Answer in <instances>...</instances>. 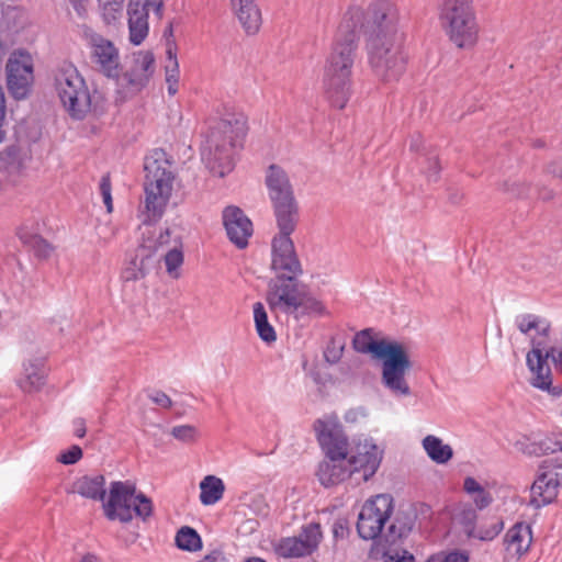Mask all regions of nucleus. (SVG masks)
Returning a JSON list of instances; mask_svg holds the SVG:
<instances>
[{"label": "nucleus", "mask_w": 562, "mask_h": 562, "mask_svg": "<svg viewBox=\"0 0 562 562\" xmlns=\"http://www.w3.org/2000/svg\"><path fill=\"white\" fill-rule=\"evenodd\" d=\"M366 13L350 7L342 16L326 59L323 75L325 94L330 104L344 109L352 94V67L357 50L358 30L362 29Z\"/></svg>", "instance_id": "1"}, {"label": "nucleus", "mask_w": 562, "mask_h": 562, "mask_svg": "<svg viewBox=\"0 0 562 562\" xmlns=\"http://www.w3.org/2000/svg\"><path fill=\"white\" fill-rule=\"evenodd\" d=\"M248 127L244 114H228L216 123L202 147V159L213 176L223 178L234 169V153L243 146Z\"/></svg>", "instance_id": "2"}, {"label": "nucleus", "mask_w": 562, "mask_h": 562, "mask_svg": "<svg viewBox=\"0 0 562 562\" xmlns=\"http://www.w3.org/2000/svg\"><path fill=\"white\" fill-rule=\"evenodd\" d=\"M145 201L143 224L151 225L159 221L172 194L176 175L166 153L154 150L145 158Z\"/></svg>", "instance_id": "3"}, {"label": "nucleus", "mask_w": 562, "mask_h": 562, "mask_svg": "<svg viewBox=\"0 0 562 562\" xmlns=\"http://www.w3.org/2000/svg\"><path fill=\"white\" fill-rule=\"evenodd\" d=\"M518 329L532 337V349L527 353V364L532 373L531 384L542 391H549L552 384L551 369L548 366V359L551 358L555 364L562 363V347H550L544 349L542 342L537 341L531 335L536 331L539 336H547L550 325L544 319L533 314H521L515 319Z\"/></svg>", "instance_id": "4"}, {"label": "nucleus", "mask_w": 562, "mask_h": 562, "mask_svg": "<svg viewBox=\"0 0 562 562\" xmlns=\"http://www.w3.org/2000/svg\"><path fill=\"white\" fill-rule=\"evenodd\" d=\"M55 88L63 106L74 120H83L89 113H100L97 91L89 90L85 79L72 64H63L55 75Z\"/></svg>", "instance_id": "5"}, {"label": "nucleus", "mask_w": 562, "mask_h": 562, "mask_svg": "<svg viewBox=\"0 0 562 562\" xmlns=\"http://www.w3.org/2000/svg\"><path fill=\"white\" fill-rule=\"evenodd\" d=\"M439 18L449 40L458 48L473 47L479 37V25L472 0H440Z\"/></svg>", "instance_id": "6"}, {"label": "nucleus", "mask_w": 562, "mask_h": 562, "mask_svg": "<svg viewBox=\"0 0 562 562\" xmlns=\"http://www.w3.org/2000/svg\"><path fill=\"white\" fill-rule=\"evenodd\" d=\"M170 241L168 228H156L143 224L142 240L133 254L128 255L121 272L123 281H138L144 279L159 263L157 252L165 250Z\"/></svg>", "instance_id": "7"}, {"label": "nucleus", "mask_w": 562, "mask_h": 562, "mask_svg": "<svg viewBox=\"0 0 562 562\" xmlns=\"http://www.w3.org/2000/svg\"><path fill=\"white\" fill-rule=\"evenodd\" d=\"M370 66L383 81L397 80L405 70L407 54L404 49V35L366 38Z\"/></svg>", "instance_id": "8"}, {"label": "nucleus", "mask_w": 562, "mask_h": 562, "mask_svg": "<svg viewBox=\"0 0 562 562\" xmlns=\"http://www.w3.org/2000/svg\"><path fill=\"white\" fill-rule=\"evenodd\" d=\"M268 194L272 202L277 224L284 228L299 222V204L286 172L279 166L271 165L266 176Z\"/></svg>", "instance_id": "9"}, {"label": "nucleus", "mask_w": 562, "mask_h": 562, "mask_svg": "<svg viewBox=\"0 0 562 562\" xmlns=\"http://www.w3.org/2000/svg\"><path fill=\"white\" fill-rule=\"evenodd\" d=\"M379 360H382L381 381L384 387L395 396H408L411 387L405 375L412 364L405 347L396 342Z\"/></svg>", "instance_id": "10"}, {"label": "nucleus", "mask_w": 562, "mask_h": 562, "mask_svg": "<svg viewBox=\"0 0 562 562\" xmlns=\"http://www.w3.org/2000/svg\"><path fill=\"white\" fill-rule=\"evenodd\" d=\"M155 72V57L149 50L132 53L126 60L125 70L121 74L119 69L116 85L125 97L142 91L149 82Z\"/></svg>", "instance_id": "11"}, {"label": "nucleus", "mask_w": 562, "mask_h": 562, "mask_svg": "<svg viewBox=\"0 0 562 562\" xmlns=\"http://www.w3.org/2000/svg\"><path fill=\"white\" fill-rule=\"evenodd\" d=\"M398 9L391 0H374L366 11L362 30L366 38L403 36Z\"/></svg>", "instance_id": "12"}, {"label": "nucleus", "mask_w": 562, "mask_h": 562, "mask_svg": "<svg viewBox=\"0 0 562 562\" xmlns=\"http://www.w3.org/2000/svg\"><path fill=\"white\" fill-rule=\"evenodd\" d=\"M297 223L290 224L284 228L281 224H277L279 234L276 235L271 243L272 260L271 268L276 276L300 277L303 273L301 262L295 252L291 234L295 231Z\"/></svg>", "instance_id": "13"}, {"label": "nucleus", "mask_w": 562, "mask_h": 562, "mask_svg": "<svg viewBox=\"0 0 562 562\" xmlns=\"http://www.w3.org/2000/svg\"><path fill=\"white\" fill-rule=\"evenodd\" d=\"M299 277L276 276L270 280L267 292V303L274 313L292 315L297 311V303L306 284Z\"/></svg>", "instance_id": "14"}, {"label": "nucleus", "mask_w": 562, "mask_h": 562, "mask_svg": "<svg viewBox=\"0 0 562 562\" xmlns=\"http://www.w3.org/2000/svg\"><path fill=\"white\" fill-rule=\"evenodd\" d=\"M392 510L393 499L390 495L380 494L367 501L358 517L359 536L364 540H373L380 536Z\"/></svg>", "instance_id": "15"}, {"label": "nucleus", "mask_w": 562, "mask_h": 562, "mask_svg": "<svg viewBox=\"0 0 562 562\" xmlns=\"http://www.w3.org/2000/svg\"><path fill=\"white\" fill-rule=\"evenodd\" d=\"M7 86L16 100L25 99L34 82L33 58L24 49L12 52L5 65Z\"/></svg>", "instance_id": "16"}, {"label": "nucleus", "mask_w": 562, "mask_h": 562, "mask_svg": "<svg viewBox=\"0 0 562 562\" xmlns=\"http://www.w3.org/2000/svg\"><path fill=\"white\" fill-rule=\"evenodd\" d=\"M85 37L90 48V58L94 68L108 78L114 79L117 77L121 63L116 46L110 40L90 29L85 30Z\"/></svg>", "instance_id": "17"}, {"label": "nucleus", "mask_w": 562, "mask_h": 562, "mask_svg": "<svg viewBox=\"0 0 562 562\" xmlns=\"http://www.w3.org/2000/svg\"><path fill=\"white\" fill-rule=\"evenodd\" d=\"M135 486L124 482H113L110 487V495L103 504L105 516L110 520L130 522L133 519L132 506L135 498Z\"/></svg>", "instance_id": "18"}, {"label": "nucleus", "mask_w": 562, "mask_h": 562, "mask_svg": "<svg viewBox=\"0 0 562 562\" xmlns=\"http://www.w3.org/2000/svg\"><path fill=\"white\" fill-rule=\"evenodd\" d=\"M322 539L321 526L308 524L295 537L284 538L280 541L278 552L283 558H301L312 554Z\"/></svg>", "instance_id": "19"}, {"label": "nucleus", "mask_w": 562, "mask_h": 562, "mask_svg": "<svg viewBox=\"0 0 562 562\" xmlns=\"http://www.w3.org/2000/svg\"><path fill=\"white\" fill-rule=\"evenodd\" d=\"M314 428L325 457L348 458V439L338 425L318 419Z\"/></svg>", "instance_id": "20"}, {"label": "nucleus", "mask_w": 562, "mask_h": 562, "mask_svg": "<svg viewBox=\"0 0 562 562\" xmlns=\"http://www.w3.org/2000/svg\"><path fill=\"white\" fill-rule=\"evenodd\" d=\"M382 451L372 440H364L356 448V452L348 458L352 474L362 472V479L368 481L380 467Z\"/></svg>", "instance_id": "21"}, {"label": "nucleus", "mask_w": 562, "mask_h": 562, "mask_svg": "<svg viewBox=\"0 0 562 562\" xmlns=\"http://www.w3.org/2000/svg\"><path fill=\"white\" fill-rule=\"evenodd\" d=\"M223 224L229 240L243 249L252 234V223L237 206H227L223 211Z\"/></svg>", "instance_id": "22"}, {"label": "nucleus", "mask_w": 562, "mask_h": 562, "mask_svg": "<svg viewBox=\"0 0 562 562\" xmlns=\"http://www.w3.org/2000/svg\"><path fill=\"white\" fill-rule=\"evenodd\" d=\"M531 543V527L525 522H516L507 530L504 538L506 557L515 560L520 559L529 551Z\"/></svg>", "instance_id": "23"}, {"label": "nucleus", "mask_w": 562, "mask_h": 562, "mask_svg": "<svg viewBox=\"0 0 562 562\" xmlns=\"http://www.w3.org/2000/svg\"><path fill=\"white\" fill-rule=\"evenodd\" d=\"M352 474L348 458H327L319 463L316 475L325 487L336 485Z\"/></svg>", "instance_id": "24"}, {"label": "nucleus", "mask_w": 562, "mask_h": 562, "mask_svg": "<svg viewBox=\"0 0 562 562\" xmlns=\"http://www.w3.org/2000/svg\"><path fill=\"white\" fill-rule=\"evenodd\" d=\"M130 41L139 45L148 34V15L139 1H131L127 9Z\"/></svg>", "instance_id": "25"}, {"label": "nucleus", "mask_w": 562, "mask_h": 562, "mask_svg": "<svg viewBox=\"0 0 562 562\" xmlns=\"http://www.w3.org/2000/svg\"><path fill=\"white\" fill-rule=\"evenodd\" d=\"M397 341L386 339L376 340L372 336V329H363L356 334L352 346L356 351L360 353H371L373 358L379 359L385 356L390 349Z\"/></svg>", "instance_id": "26"}, {"label": "nucleus", "mask_w": 562, "mask_h": 562, "mask_svg": "<svg viewBox=\"0 0 562 562\" xmlns=\"http://www.w3.org/2000/svg\"><path fill=\"white\" fill-rule=\"evenodd\" d=\"M552 477L551 473L541 470L537 480L533 482L531 487V503L536 507L546 506L555 499L560 485H558Z\"/></svg>", "instance_id": "27"}, {"label": "nucleus", "mask_w": 562, "mask_h": 562, "mask_svg": "<svg viewBox=\"0 0 562 562\" xmlns=\"http://www.w3.org/2000/svg\"><path fill=\"white\" fill-rule=\"evenodd\" d=\"M235 13L248 34H255L261 25V13L255 0H231Z\"/></svg>", "instance_id": "28"}, {"label": "nucleus", "mask_w": 562, "mask_h": 562, "mask_svg": "<svg viewBox=\"0 0 562 562\" xmlns=\"http://www.w3.org/2000/svg\"><path fill=\"white\" fill-rule=\"evenodd\" d=\"M45 376L44 359L36 358L29 360L23 364V372L19 380V385L24 392L36 391L44 384Z\"/></svg>", "instance_id": "29"}, {"label": "nucleus", "mask_w": 562, "mask_h": 562, "mask_svg": "<svg viewBox=\"0 0 562 562\" xmlns=\"http://www.w3.org/2000/svg\"><path fill=\"white\" fill-rule=\"evenodd\" d=\"M105 480L101 474L85 475L76 480L72 485V492L82 497L103 501L105 497Z\"/></svg>", "instance_id": "30"}, {"label": "nucleus", "mask_w": 562, "mask_h": 562, "mask_svg": "<svg viewBox=\"0 0 562 562\" xmlns=\"http://www.w3.org/2000/svg\"><path fill=\"white\" fill-rule=\"evenodd\" d=\"M292 315L295 318L303 316L321 317L327 315V308L321 300L308 292L306 285L297 303V311Z\"/></svg>", "instance_id": "31"}, {"label": "nucleus", "mask_w": 562, "mask_h": 562, "mask_svg": "<svg viewBox=\"0 0 562 562\" xmlns=\"http://www.w3.org/2000/svg\"><path fill=\"white\" fill-rule=\"evenodd\" d=\"M423 448L427 456L438 464L447 463L453 456L452 448L434 435H428L423 439Z\"/></svg>", "instance_id": "32"}, {"label": "nucleus", "mask_w": 562, "mask_h": 562, "mask_svg": "<svg viewBox=\"0 0 562 562\" xmlns=\"http://www.w3.org/2000/svg\"><path fill=\"white\" fill-rule=\"evenodd\" d=\"M463 490L471 497L474 508L477 510L487 508L494 501L492 493L472 476L464 479Z\"/></svg>", "instance_id": "33"}, {"label": "nucleus", "mask_w": 562, "mask_h": 562, "mask_svg": "<svg viewBox=\"0 0 562 562\" xmlns=\"http://www.w3.org/2000/svg\"><path fill=\"white\" fill-rule=\"evenodd\" d=\"M158 259H164L166 271L172 279L180 277V268L183 263V252L178 246V243L170 239L165 250L157 252Z\"/></svg>", "instance_id": "34"}, {"label": "nucleus", "mask_w": 562, "mask_h": 562, "mask_svg": "<svg viewBox=\"0 0 562 562\" xmlns=\"http://www.w3.org/2000/svg\"><path fill=\"white\" fill-rule=\"evenodd\" d=\"M200 501L203 505L217 503L224 494L225 485L222 479L215 475H206L200 483Z\"/></svg>", "instance_id": "35"}, {"label": "nucleus", "mask_w": 562, "mask_h": 562, "mask_svg": "<svg viewBox=\"0 0 562 562\" xmlns=\"http://www.w3.org/2000/svg\"><path fill=\"white\" fill-rule=\"evenodd\" d=\"M254 322L259 338L270 345L277 340V333L268 321L266 308L261 302L254 304Z\"/></svg>", "instance_id": "36"}, {"label": "nucleus", "mask_w": 562, "mask_h": 562, "mask_svg": "<svg viewBox=\"0 0 562 562\" xmlns=\"http://www.w3.org/2000/svg\"><path fill=\"white\" fill-rule=\"evenodd\" d=\"M470 503H459L452 514L453 520L462 526L469 538H472L476 530L477 513Z\"/></svg>", "instance_id": "37"}, {"label": "nucleus", "mask_w": 562, "mask_h": 562, "mask_svg": "<svg viewBox=\"0 0 562 562\" xmlns=\"http://www.w3.org/2000/svg\"><path fill=\"white\" fill-rule=\"evenodd\" d=\"M167 61L165 65L166 72V83L168 88V93L170 95H175L178 91V82H179V64L176 54L172 50V47L169 46L167 48Z\"/></svg>", "instance_id": "38"}, {"label": "nucleus", "mask_w": 562, "mask_h": 562, "mask_svg": "<svg viewBox=\"0 0 562 562\" xmlns=\"http://www.w3.org/2000/svg\"><path fill=\"white\" fill-rule=\"evenodd\" d=\"M176 544L181 550L195 552L202 548V540L193 528L184 526L176 535Z\"/></svg>", "instance_id": "39"}, {"label": "nucleus", "mask_w": 562, "mask_h": 562, "mask_svg": "<svg viewBox=\"0 0 562 562\" xmlns=\"http://www.w3.org/2000/svg\"><path fill=\"white\" fill-rule=\"evenodd\" d=\"M504 528V522L498 517H493L488 526H480L476 528L472 538L491 541L495 539Z\"/></svg>", "instance_id": "40"}, {"label": "nucleus", "mask_w": 562, "mask_h": 562, "mask_svg": "<svg viewBox=\"0 0 562 562\" xmlns=\"http://www.w3.org/2000/svg\"><path fill=\"white\" fill-rule=\"evenodd\" d=\"M21 239L38 258H47L53 250L52 246L41 236L21 235Z\"/></svg>", "instance_id": "41"}, {"label": "nucleus", "mask_w": 562, "mask_h": 562, "mask_svg": "<svg viewBox=\"0 0 562 562\" xmlns=\"http://www.w3.org/2000/svg\"><path fill=\"white\" fill-rule=\"evenodd\" d=\"M414 527V521L409 517L396 518L389 527V539L395 541L406 538Z\"/></svg>", "instance_id": "42"}, {"label": "nucleus", "mask_w": 562, "mask_h": 562, "mask_svg": "<svg viewBox=\"0 0 562 562\" xmlns=\"http://www.w3.org/2000/svg\"><path fill=\"white\" fill-rule=\"evenodd\" d=\"M562 451V434H553L540 441L539 448L529 450V453H554Z\"/></svg>", "instance_id": "43"}, {"label": "nucleus", "mask_w": 562, "mask_h": 562, "mask_svg": "<svg viewBox=\"0 0 562 562\" xmlns=\"http://www.w3.org/2000/svg\"><path fill=\"white\" fill-rule=\"evenodd\" d=\"M125 0H98L106 23L116 20L123 10Z\"/></svg>", "instance_id": "44"}, {"label": "nucleus", "mask_w": 562, "mask_h": 562, "mask_svg": "<svg viewBox=\"0 0 562 562\" xmlns=\"http://www.w3.org/2000/svg\"><path fill=\"white\" fill-rule=\"evenodd\" d=\"M133 512L143 520L147 519L153 513L151 501L143 493L137 494L133 502L132 513Z\"/></svg>", "instance_id": "45"}, {"label": "nucleus", "mask_w": 562, "mask_h": 562, "mask_svg": "<svg viewBox=\"0 0 562 562\" xmlns=\"http://www.w3.org/2000/svg\"><path fill=\"white\" fill-rule=\"evenodd\" d=\"M344 342L337 340L336 338H331L324 351V358L326 362L329 364H336L339 362L344 355Z\"/></svg>", "instance_id": "46"}, {"label": "nucleus", "mask_w": 562, "mask_h": 562, "mask_svg": "<svg viewBox=\"0 0 562 562\" xmlns=\"http://www.w3.org/2000/svg\"><path fill=\"white\" fill-rule=\"evenodd\" d=\"M171 435L179 441L191 443L198 438V429L192 425H179L171 429Z\"/></svg>", "instance_id": "47"}, {"label": "nucleus", "mask_w": 562, "mask_h": 562, "mask_svg": "<svg viewBox=\"0 0 562 562\" xmlns=\"http://www.w3.org/2000/svg\"><path fill=\"white\" fill-rule=\"evenodd\" d=\"M426 562H469V555L462 551L440 552L429 557Z\"/></svg>", "instance_id": "48"}, {"label": "nucleus", "mask_w": 562, "mask_h": 562, "mask_svg": "<svg viewBox=\"0 0 562 562\" xmlns=\"http://www.w3.org/2000/svg\"><path fill=\"white\" fill-rule=\"evenodd\" d=\"M100 193L103 200V203L106 207L108 213L113 211V201L111 194V181L109 175H105L101 178L100 181Z\"/></svg>", "instance_id": "49"}, {"label": "nucleus", "mask_w": 562, "mask_h": 562, "mask_svg": "<svg viewBox=\"0 0 562 562\" xmlns=\"http://www.w3.org/2000/svg\"><path fill=\"white\" fill-rule=\"evenodd\" d=\"M384 562H415V557L406 550H389L383 553Z\"/></svg>", "instance_id": "50"}, {"label": "nucleus", "mask_w": 562, "mask_h": 562, "mask_svg": "<svg viewBox=\"0 0 562 562\" xmlns=\"http://www.w3.org/2000/svg\"><path fill=\"white\" fill-rule=\"evenodd\" d=\"M82 457V450L79 446H72L66 451H63L58 457L57 461L63 464H75Z\"/></svg>", "instance_id": "51"}, {"label": "nucleus", "mask_w": 562, "mask_h": 562, "mask_svg": "<svg viewBox=\"0 0 562 562\" xmlns=\"http://www.w3.org/2000/svg\"><path fill=\"white\" fill-rule=\"evenodd\" d=\"M424 164L426 165L424 167V172L426 173L427 179L429 181H437L440 171V166L437 157H426L424 158Z\"/></svg>", "instance_id": "52"}, {"label": "nucleus", "mask_w": 562, "mask_h": 562, "mask_svg": "<svg viewBox=\"0 0 562 562\" xmlns=\"http://www.w3.org/2000/svg\"><path fill=\"white\" fill-rule=\"evenodd\" d=\"M541 470H544L547 473L552 474L553 481L560 486H562V461L554 460L551 462H544L541 467Z\"/></svg>", "instance_id": "53"}, {"label": "nucleus", "mask_w": 562, "mask_h": 562, "mask_svg": "<svg viewBox=\"0 0 562 562\" xmlns=\"http://www.w3.org/2000/svg\"><path fill=\"white\" fill-rule=\"evenodd\" d=\"M149 398L162 408H170L172 406L171 398L162 391H155L149 394Z\"/></svg>", "instance_id": "54"}, {"label": "nucleus", "mask_w": 562, "mask_h": 562, "mask_svg": "<svg viewBox=\"0 0 562 562\" xmlns=\"http://www.w3.org/2000/svg\"><path fill=\"white\" fill-rule=\"evenodd\" d=\"M504 190L518 198L527 196L526 186L518 182L505 183Z\"/></svg>", "instance_id": "55"}, {"label": "nucleus", "mask_w": 562, "mask_h": 562, "mask_svg": "<svg viewBox=\"0 0 562 562\" xmlns=\"http://www.w3.org/2000/svg\"><path fill=\"white\" fill-rule=\"evenodd\" d=\"M162 0H145V2L142 3V7L146 8L147 14L149 13V11H153L159 18L162 14Z\"/></svg>", "instance_id": "56"}, {"label": "nucleus", "mask_w": 562, "mask_h": 562, "mask_svg": "<svg viewBox=\"0 0 562 562\" xmlns=\"http://www.w3.org/2000/svg\"><path fill=\"white\" fill-rule=\"evenodd\" d=\"M5 117V98L2 87L0 86V143L4 137V133L2 131V126Z\"/></svg>", "instance_id": "57"}, {"label": "nucleus", "mask_w": 562, "mask_h": 562, "mask_svg": "<svg viewBox=\"0 0 562 562\" xmlns=\"http://www.w3.org/2000/svg\"><path fill=\"white\" fill-rule=\"evenodd\" d=\"M547 172L562 180V159L550 162L547 166Z\"/></svg>", "instance_id": "58"}, {"label": "nucleus", "mask_w": 562, "mask_h": 562, "mask_svg": "<svg viewBox=\"0 0 562 562\" xmlns=\"http://www.w3.org/2000/svg\"><path fill=\"white\" fill-rule=\"evenodd\" d=\"M72 5L74 10L80 18H85L87 14L88 0H68Z\"/></svg>", "instance_id": "59"}, {"label": "nucleus", "mask_w": 562, "mask_h": 562, "mask_svg": "<svg viewBox=\"0 0 562 562\" xmlns=\"http://www.w3.org/2000/svg\"><path fill=\"white\" fill-rule=\"evenodd\" d=\"M198 562H226V559L221 551L214 550Z\"/></svg>", "instance_id": "60"}, {"label": "nucleus", "mask_w": 562, "mask_h": 562, "mask_svg": "<svg viewBox=\"0 0 562 562\" xmlns=\"http://www.w3.org/2000/svg\"><path fill=\"white\" fill-rule=\"evenodd\" d=\"M74 434L78 438H82L86 435V422L83 418L74 420Z\"/></svg>", "instance_id": "61"}, {"label": "nucleus", "mask_w": 562, "mask_h": 562, "mask_svg": "<svg viewBox=\"0 0 562 562\" xmlns=\"http://www.w3.org/2000/svg\"><path fill=\"white\" fill-rule=\"evenodd\" d=\"M344 531H345V527H344V525H342V524H340V522H336V524L334 525V535H335L336 537H338V536H342V535H344Z\"/></svg>", "instance_id": "62"}, {"label": "nucleus", "mask_w": 562, "mask_h": 562, "mask_svg": "<svg viewBox=\"0 0 562 562\" xmlns=\"http://www.w3.org/2000/svg\"><path fill=\"white\" fill-rule=\"evenodd\" d=\"M80 562H98V559L94 555L88 554Z\"/></svg>", "instance_id": "63"}, {"label": "nucleus", "mask_w": 562, "mask_h": 562, "mask_svg": "<svg viewBox=\"0 0 562 562\" xmlns=\"http://www.w3.org/2000/svg\"><path fill=\"white\" fill-rule=\"evenodd\" d=\"M246 562H266V561L260 558H249L246 560Z\"/></svg>", "instance_id": "64"}]
</instances>
